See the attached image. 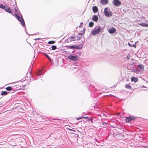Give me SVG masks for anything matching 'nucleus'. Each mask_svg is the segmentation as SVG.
Masks as SVG:
<instances>
[{
  "mask_svg": "<svg viewBox=\"0 0 148 148\" xmlns=\"http://www.w3.org/2000/svg\"><path fill=\"white\" fill-rule=\"evenodd\" d=\"M12 89V88L10 86H8L6 88V90L8 91H10Z\"/></svg>",
  "mask_w": 148,
  "mask_h": 148,
  "instance_id": "aec40b11",
  "label": "nucleus"
},
{
  "mask_svg": "<svg viewBox=\"0 0 148 148\" xmlns=\"http://www.w3.org/2000/svg\"><path fill=\"white\" fill-rule=\"evenodd\" d=\"M15 16L17 18V19L21 22V24L22 25L24 26L25 25L24 20L22 16H21V17H20V16L18 15L16 13L15 14Z\"/></svg>",
  "mask_w": 148,
  "mask_h": 148,
  "instance_id": "7ed1b4c3",
  "label": "nucleus"
},
{
  "mask_svg": "<svg viewBox=\"0 0 148 148\" xmlns=\"http://www.w3.org/2000/svg\"><path fill=\"white\" fill-rule=\"evenodd\" d=\"M5 10L6 12L11 14H13L12 13V10L10 9V8L8 7L7 5H6V7Z\"/></svg>",
  "mask_w": 148,
  "mask_h": 148,
  "instance_id": "0eeeda50",
  "label": "nucleus"
},
{
  "mask_svg": "<svg viewBox=\"0 0 148 148\" xmlns=\"http://www.w3.org/2000/svg\"><path fill=\"white\" fill-rule=\"evenodd\" d=\"M147 27H148V25L147 24Z\"/></svg>",
  "mask_w": 148,
  "mask_h": 148,
  "instance_id": "c9c22d12",
  "label": "nucleus"
},
{
  "mask_svg": "<svg viewBox=\"0 0 148 148\" xmlns=\"http://www.w3.org/2000/svg\"><path fill=\"white\" fill-rule=\"evenodd\" d=\"M131 80L132 82H136L138 81V79L137 78L133 77L131 79Z\"/></svg>",
  "mask_w": 148,
  "mask_h": 148,
  "instance_id": "ddd939ff",
  "label": "nucleus"
},
{
  "mask_svg": "<svg viewBox=\"0 0 148 148\" xmlns=\"http://www.w3.org/2000/svg\"><path fill=\"white\" fill-rule=\"evenodd\" d=\"M45 55L46 56V57L49 60L50 59V58L49 57V56L45 54Z\"/></svg>",
  "mask_w": 148,
  "mask_h": 148,
  "instance_id": "c756f323",
  "label": "nucleus"
},
{
  "mask_svg": "<svg viewBox=\"0 0 148 148\" xmlns=\"http://www.w3.org/2000/svg\"><path fill=\"white\" fill-rule=\"evenodd\" d=\"M43 73V72L42 71H40L37 73V75L39 77L41 75H42Z\"/></svg>",
  "mask_w": 148,
  "mask_h": 148,
  "instance_id": "2eb2a0df",
  "label": "nucleus"
},
{
  "mask_svg": "<svg viewBox=\"0 0 148 148\" xmlns=\"http://www.w3.org/2000/svg\"><path fill=\"white\" fill-rule=\"evenodd\" d=\"M68 48L70 49H75V46L74 45H72L71 46H67Z\"/></svg>",
  "mask_w": 148,
  "mask_h": 148,
  "instance_id": "f3484780",
  "label": "nucleus"
},
{
  "mask_svg": "<svg viewBox=\"0 0 148 148\" xmlns=\"http://www.w3.org/2000/svg\"><path fill=\"white\" fill-rule=\"evenodd\" d=\"M137 66L139 68V69H141L142 71H144V67L143 64H141L140 65H138Z\"/></svg>",
  "mask_w": 148,
  "mask_h": 148,
  "instance_id": "4468645a",
  "label": "nucleus"
},
{
  "mask_svg": "<svg viewBox=\"0 0 148 148\" xmlns=\"http://www.w3.org/2000/svg\"><path fill=\"white\" fill-rule=\"evenodd\" d=\"M101 27L100 26H97L95 27L94 30H92L91 33V34L92 35H95L99 33L101 30Z\"/></svg>",
  "mask_w": 148,
  "mask_h": 148,
  "instance_id": "f257e3e1",
  "label": "nucleus"
},
{
  "mask_svg": "<svg viewBox=\"0 0 148 148\" xmlns=\"http://www.w3.org/2000/svg\"><path fill=\"white\" fill-rule=\"evenodd\" d=\"M83 118H85V119H88V120L89 119H88V117H81L79 118H77V119H82Z\"/></svg>",
  "mask_w": 148,
  "mask_h": 148,
  "instance_id": "393cba45",
  "label": "nucleus"
},
{
  "mask_svg": "<svg viewBox=\"0 0 148 148\" xmlns=\"http://www.w3.org/2000/svg\"><path fill=\"white\" fill-rule=\"evenodd\" d=\"M8 93V92L6 91H3L1 92V94L2 95H7Z\"/></svg>",
  "mask_w": 148,
  "mask_h": 148,
  "instance_id": "6ab92c4d",
  "label": "nucleus"
},
{
  "mask_svg": "<svg viewBox=\"0 0 148 148\" xmlns=\"http://www.w3.org/2000/svg\"><path fill=\"white\" fill-rule=\"evenodd\" d=\"M140 25H141V26H143V27H147V24L146 23H143L141 24H140Z\"/></svg>",
  "mask_w": 148,
  "mask_h": 148,
  "instance_id": "b1692460",
  "label": "nucleus"
},
{
  "mask_svg": "<svg viewBox=\"0 0 148 148\" xmlns=\"http://www.w3.org/2000/svg\"><path fill=\"white\" fill-rule=\"evenodd\" d=\"M126 59L128 60H129L130 59V58L129 56H127Z\"/></svg>",
  "mask_w": 148,
  "mask_h": 148,
  "instance_id": "7c9ffc66",
  "label": "nucleus"
},
{
  "mask_svg": "<svg viewBox=\"0 0 148 148\" xmlns=\"http://www.w3.org/2000/svg\"><path fill=\"white\" fill-rule=\"evenodd\" d=\"M100 2L103 5H104L108 3V0H100Z\"/></svg>",
  "mask_w": 148,
  "mask_h": 148,
  "instance_id": "9b49d317",
  "label": "nucleus"
},
{
  "mask_svg": "<svg viewBox=\"0 0 148 148\" xmlns=\"http://www.w3.org/2000/svg\"><path fill=\"white\" fill-rule=\"evenodd\" d=\"M128 45L129 46H130V47H135V48L136 47V46L135 45H134V44L131 45L129 43H128Z\"/></svg>",
  "mask_w": 148,
  "mask_h": 148,
  "instance_id": "bb28decb",
  "label": "nucleus"
},
{
  "mask_svg": "<svg viewBox=\"0 0 148 148\" xmlns=\"http://www.w3.org/2000/svg\"><path fill=\"white\" fill-rule=\"evenodd\" d=\"M40 39V38H37L36 39H35V40H39Z\"/></svg>",
  "mask_w": 148,
  "mask_h": 148,
  "instance_id": "72a5a7b5",
  "label": "nucleus"
},
{
  "mask_svg": "<svg viewBox=\"0 0 148 148\" xmlns=\"http://www.w3.org/2000/svg\"><path fill=\"white\" fill-rule=\"evenodd\" d=\"M67 58L73 61H77L78 59V58L77 56L70 55L68 56Z\"/></svg>",
  "mask_w": 148,
  "mask_h": 148,
  "instance_id": "20e7f679",
  "label": "nucleus"
},
{
  "mask_svg": "<svg viewBox=\"0 0 148 148\" xmlns=\"http://www.w3.org/2000/svg\"><path fill=\"white\" fill-rule=\"evenodd\" d=\"M57 47L55 45H53L51 47V50H54L56 49Z\"/></svg>",
  "mask_w": 148,
  "mask_h": 148,
  "instance_id": "a878e982",
  "label": "nucleus"
},
{
  "mask_svg": "<svg viewBox=\"0 0 148 148\" xmlns=\"http://www.w3.org/2000/svg\"><path fill=\"white\" fill-rule=\"evenodd\" d=\"M125 87L127 89H130L131 88L129 84H126L125 86Z\"/></svg>",
  "mask_w": 148,
  "mask_h": 148,
  "instance_id": "412c9836",
  "label": "nucleus"
},
{
  "mask_svg": "<svg viewBox=\"0 0 148 148\" xmlns=\"http://www.w3.org/2000/svg\"><path fill=\"white\" fill-rule=\"evenodd\" d=\"M7 5H4L2 4L0 5V8L2 9H5Z\"/></svg>",
  "mask_w": 148,
  "mask_h": 148,
  "instance_id": "a211bd4d",
  "label": "nucleus"
},
{
  "mask_svg": "<svg viewBox=\"0 0 148 148\" xmlns=\"http://www.w3.org/2000/svg\"><path fill=\"white\" fill-rule=\"evenodd\" d=\"M116 31V30L114 27H112L108 30L109 32L111 34L114 33Z\"/></svg>",
  "mask_w": 148,
  "mask_h": 148,
  "instance_id": "6e6552de",
  "label": "nucleus"
},
{
  "mask_svg": "<svg viewBox=\"0 0 148 148\" xmlns=\"http://www.w3.org/2000/svg\"><path fill=\"white\" fill-rule=\"evenodd\" d=\"M14 9L15 11H16L17 12H18L15 7V8H14Z\"/></svg>",
  "mask_w": 148,
  "mask_h": 148,
  "instance_id": "2f4dec72",
  "label": "nucleus"
},
{
  "mask_svg": "<svg viewBox=\"0 0 148 148\" xmlns=\"http://www.w3.org/2000/svg\"><path fill=\"white\" fill-rule=\"evenodd\" d=\"M133 71L135 73H138L139 72V71L138 69H134Z\"/></svg>",
  "mask_w": 148,
  "mask_h": 148,
  "instance_id": "cd10ccee",
  "label": "nucleus"
},
{
  "mask_svg": "<svg viewBox=\"0 0 148 148\" xmlns=\"http://www.w3.org/2000/svg\"><path fill=\"white\" fill-rule=\"evenodd\" d=\"M92 20L93 21L97 22L98 20V17L97 16L94 15L92 17Z\"/></svg>",
  "mask_w": 148,
  "mask_h": 148,
  "instance_id": "9d476101",
  "label": "nucleus"
},
{
  "mask_svg": "<svg viewBox=\"0 0 148 148\" xmlns=\"http://www.w3.org/2000/svg\"><path fill=\"white\" fill-rule=\"evenodd\" d=\"M135 119V118L133 116H130L127 117L125 119V121L127 122H129L132 121V120Z\"/></svg>",
  "mask_w": 148,
  "mask_h": 148,
  "instance_id": "423d86ee",
  "label": "nucleus"
},
{
  "mask_svg": "<svg viewBox=\"0 0 148 148\" xmlns=\"http://www.w3.org/2000/svg\"><path fill=\"white\" fill-rule=\"evenodd\" d=\"M82 33H79V35H82Z\"/></svg>",
  "mask_w": 148,
  "mask_h": 148,
  "instance_id": "473e14b6",
  "label": "nucleus"
},
{
  "mask_svg": "<svg viewBox=\"0 0 148 148\" xmlns=\"http://www.w3.org/2000/svg\"><path fill=\"white\" fill-rule=\"evenodd\" d=\"M55 42L53 41H50L48 42V44H54Z\"/></svg>",
  "mask_w": 148,
  "mask_h": 148,
  "instance_id": "5701e85b",
  "label": "nucleus"
},
{
  "mask_svg": "<svg viewBox=\"0 0 148 148\" xmlns=\"http://www.w3.org/2000/svg\"><path fill=\"white\" fill-rule=\"evenodd\" d=\"M83 23L82 22H81L80 25L79 26V27H82L83 26Z\"/></svg>",
  "mask_w": 148,
  "mask_h": 148,
  "instance_id": "c85d7f7f",
  "label": "nucleus"
},
{
  "mask_svg": "<svg viewBox=\"0 0 148 148\" xmlns=\"http://www.w3.org/2000/svg\"><path fill=\"white\" fill-rule=\"evenodd\" d=\"M94 25V23L92 22H90L89 23V26L90 27H92Z\"/></svg>",
  "mask_w": 148,
  "mask_h": 148,
  "instance_id": "4be33fe9",
  "label": "nucleus"
},
{
  "mask_svg": "<svg viewBox=\"0 0 148 148\" xmlns=\"http://www.w3.org/2000/svg\"><path fill=\"white\" fill-rule=\"evenodd\" d=\"M84 30L83 32V34H84Z\"/></svg>",
  "mask_w": 148,
  "mask_h": 148,
  "instance_id": "f704fd0d",
  "label": "nucleus"
},
{
  "mask_svg": "<svg viewBox=\"0 0 148 148\" xmlns=\"http://www.w3.org/2000/svg\"><path fill=\"white\" fill-rule=\"evenodd\" d=\"M75 46V49H81L82 48V47H83V46L82 45H77Z\"/></svg>",
  "mask_w": 148,
  "mask_h": 148,
  "instance_id": "dca6fc26",
  "label": "nucleus"
},
{
  "mask_svg": "<svg viewBox=\"0 0 148 148\" xmlns=\"http://www.w3.org/2000/svg\"><path fill=\"white\" fill-rule=\"evenodd\" d=\"M75 37L74 36H71V37L69 38L66 40V42H70L74 41V40Z\"/></svg>",
  "mask_w": 148,
  "mask_h": 148,
  "instance_id": "1a4fd4ad",
  "label": "nucleus"
},
{
  "mask_svg": "<svg viewBox=\"0 0 148 148\" xmlns=\"http://www.w3.org/2000/svg\"><path fill=\"white\" fill-rule=\"evenodd\" d=\"M112 3L116 6H118L120 5L121 2L119 1V0H113Z\"/></svg>",
  "mask_w": 148,
  "mask_h": 148,
  "instance_id": "39448f33",
  "label": "nucleus"
},
{
  "mask_svg": "<svg viewBox=\"0 0 148 148\" xmlns=\"http://www.w3.org/2000/svg\"><path fill=\"white\" fill-rule=\"evenodd\" d=\"M93 11L94 13L97 12L98 11L97 7L96 6H94L92 7Z\"/></svg>",
  "mask_w": 148,
  "mask_h": 148,
  "instance_id": "f8f14e48",
  "label": "nucleus"
},
{
  "mask_svg": "<svg viewBox=\"0 0 148 148\" xmlns=\"http://www.w3.org/2000/svg\"><path fill=\"white\" fill-rule=\"evenodd\" d=\"M104 13L105 15L107 17H109L112 15V13L110 9L107 8H106L104 9Z\"/></svg>",
  "mask_w": 148,
  "mask_h": 148,
  "instance_id": "f03ea898",
  "label": "nucleus"
}]
</instances>
